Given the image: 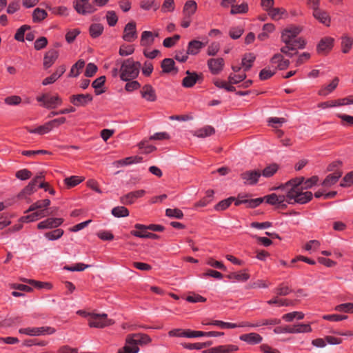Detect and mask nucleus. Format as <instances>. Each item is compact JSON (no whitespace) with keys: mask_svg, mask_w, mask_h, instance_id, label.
I'll return each instance as SVG.
<instances>
[{"mask_svg":"<svg viewBox=\"0 0 353 353\" xmlns=\"http://www.w3.org/2000/svg\"><path fill=\"white\" fill-rule=\"evenodd\" d=\"M300 179H291L277 188L279 193H272L263 197L264 201L278 208L285 209L288 205L295 203L305 204L310 201L312 195L310 193H301L299 188Z\"/></svg>","mask_w":353,"mask_h":353,"instance_id":"obj_1","label":"nucleus"},{"mask_svg":"<svg viewBox=\"0 0 353 353\" xmlns=\"http://www.w3.org/2000/svg\"><path fill=\"white\" fill-rule=\"evenodd\" d=\"M116 64L119 65V68L112 69L110 73L112 77H119L123 81H130L139 76L141 68V63L139 61H135L132 58L124 60L117 59Z\"/></svg>","mask_w":353,"mask_h":353,"instance_id":"obj_2","label":"nucleus"},{"mask_svg":"<svg viewBox=\"0 0 353 353\" xmlns=\"http://www.w3.org/2000/svg\"><path fill=\"white\" fill-rule=\"evenodd\" d=\"M151 341V338L145 334H130L126 337L125 345L117 353H138L139 345H146Z\"/></svg>","mask_w":353,"mask_h":353,"instance_id":"obj_3","label":"nucleus"},{"mask_svg":"<svg viewBox=\"0 0 353 353\" xmlns=\"http://www.w3.org/2000/svg\"><path fill=\"white\" fill-rule=\"evenodd\" d=\"M114 321L108 318L105 313L89 314L88 325L91 327L103 328L112 325Z\"/></svg>","mask_w":353,"mask_h":353,"instance_id":"obj_4","label":"nucleus"},{"mask_svg":"<svg viewBox=\"0 0 353 353\" xmlns=\"http://www.w3.org/2000/svg\"><path fill=\"white\" fill-rule=\"evenodd\" d=\"M350 104H353V95H350L347 97L339 99L336 100H332V101L321 102L318 104V107L321 109H326V108L343 106V105H350Z\"/></svg>","mask_w":353,"mask_h":353,"instance_id":"obj_5","label":"nucleus"},{"mask_svg":"<svg viewBox=\"0 0 353 353\" xmlns=\"http://www.w3.org/2000/svg\"><path fill=\"white\" fill-rule=\"evenodd\" d=\"M75 10L81 14H91L96 10L94 6L89 2V0H75L74 1Z\"/></svg>","mask_w":353,"mask_h":353,"instance_id":"obj_6","label":"nucleus"},{"mask_svg":"<svg viewBox=\"0 0 353 353\" xmlns=\"http://www.w3.org/2000/svg\"><path fill=\"white\" fill-rule=\"evenodd\" d=\"M301 28L299 26H289L285 28L281 32V40L283 43H291L294 39L301 33Z\"/></svg>","mask_w":353,"mask_h":353,"instance_id":"obj_7","label":"nucleus"},{"mask_svg":"<svg viewBox=\"0 0 353 353\" xmlns=\"http://www.w3.org/2000/svg\"><path fill=\"white\" fill-rule=\"evenodd\" d=\"M261 172L258 170H247L240 175L245 185H254L259 181Z\"/></svg>","mask_w":353,"mask_h":353,"instance_id":"obj_8","label":"nucleus"},{"mask_svg":"<svg viewBox=\"0 0 353 353\" xmlns=\"http://www.w3.org/2000/svg\"><path fill=\"white\" fill-rule=\"evenodd\" d=\"M93 97L90 94H73L70 97V101L74 106L85 107L92 101Z\"/></svg>","mask_w":353,"mask_h":353,"instance_id":"obj_9","label":"nucleus"},{"mask_svg":"<svg viewBox=\"0 0 353 353\" xmlns=\"http://www.w3.org/2000/svg\"><path fill=\"white\" fill-rule=\"evenodd\" d=\"M137 38V26L134 21L128 23L124 27L122 39L127 42H132Z\"/></svg>","mask_w":353,"mask_h":353,"instance_id":"obj_10","label":"nucleus"},{"mask_svg":"<svg viewBox=\"0 0 353 353\" xmlns=\"http://www.w3.org/2000/svg\"><path fill=\"white\" fill-rule=\"evenodd\" d=\"M145 194L143 190H139L130 192L120 197V202L125 205H131L134 203L137 199L143 197Z\"/></svg>","mask_w":353,"mask_h":353,"instance_id":"obj_11","label":"nucleus"},{"mask_svg":"<svg viewBox=\"0 0 353 353\" xmlns=\"http://www.w3.org/2000/svg\"><path fill=\"white\" fill-rule=\"evenodd\" d=\"M294 179H300L299 188L301 190V193L307 192L310 193L313 196V194L311 192L307 191V190L311 188L317 183L319 181L318 176H313L311 178L307 179V180H305L304 178L302 176L296 177Z\"/></svg>","mask_w":353,"mask_h":353,"instance_id":"obj_12","label":"nucleus"},{"mask_svg":"<svg viewBox=\"0 0 353 353\" xmlns=\"http://www.w3.org/2000/svg\"><path fill=\"white\" fill-rule=\"evenodd\" d=\"M63 222L62 218H48L37 224L39 230L54 229L60 226Z\"/></svg>","mask_w":353,"mask_h":353,"instance_id":"obj_13","label":"nucleus"},{"mask_svg":"<svg viewBox=\"0 0 353 353\" xmlns=\"http://www.w3.org/2000/svg\"><path fill=\"white\" fill-rule=\"evenodd\" d=\"M225 61L223 58H212L208 61V66L212 74H219L223 69Z\"/></svg>","mask_w":353,"mask_h":353,"instance_id":"obj_14","label":"nucleus"},{"mask_svg":"<svg viewBox=\"0 0 353 353\" xmlns=\"http://www.w3.org/2000/svg\"><path fill=\"white\" fill-rule=\"evenodd\" d=\"M312 16L323 25L327 27L330 26L331 17L327 11L319 8L312 12Z\"/></svg>","mask_w":353,"mask_h":353,"instance_id":"obj_15","label":"nucleus"},{"mask_svg":"<svg viewBox=\"0 0 353 353\" xmlns=\"http://www.w3.org/2000/svg\"><path fill=\"white\" fill-rule=\"evenodd\" d=\"M141 97L149 102H154L157 100V94L154 88L150 84L144 85L140 91Z\"/></svg>","mask_w":353,"mask_h":353,"instance_id":"obj_16","label":"nucleus"},{"mask_svg":"<svg viewBox=\"0 0 353 353\" xmlns=\"http://www.w3.org/2000/svg\"><path fill=\"white\" fill-rule=\"evenodd\" d=\"M239 339L249 345H256L263 341V337L258 333L250 332L241 334Z\"/></svg>","mask_w":353,"mask_h":353,"instance_id":"obj_17","label":"nucleus"},{"mask_svg":"<svg viewBox=\"0 0 353 353\" xmlns=\"http://www.w3.org/2000/svg\"><path fill=\"white\" fill-rule=\"evenodd\" d=\"M59 57V52L57 50L51 49L46 52L43 57V67L45 69L50 68Z\"/></svg>","mask_w":353,"mask_h":353,"instance_id":"obj_18","label":"nucleus"},{"mask_svg":"<svg viewBox=\"0 0 353 353\" xmlns=\"http://www.w3.org/2000/svg\"><path fill=\"white\" fill-rule=\"evenodd\" d=\"M334 39L330 37H326L321 39L317 45V51L323 54L330 51L334 45Z\"/></svg>","mask_w":353,"mask_h":353,"instance_id":"obj_19","label":"nucleus"},{"mask_svg":"<svg viewBox=\"0 0 353 353\" xmlns=\"http://www.w3.org/2000/svg\"><path fill=\"white\" fill-rule=\"evenodd\" d=\"M339 83V79L334 77L332 81L327 85H323L318 91V94L322 97H326L334 92L337 88Z\"/></svg>","mask_w":353,"mask_h":353,"instance_id":"obj_20","label":"nucleus"},{"mask_svg":"<svg viewBox=\"0 0 353 353\" xmlns=\"http://www.w3.org/2000/svg\"><path fill=\"white\" fill-rule=\"evenodd\" d=\"M270 61L272 65H276V68L281 70L288 68L290 65V61L285 59L283 56L279 53L275 54Z\"/></svg>","mask_w":353,"mask_h":353,"instance_id":"obj_21","label":"nucleus"},{"mask_svg":"<svg viewBox=\"0 0 353 353\" xmlns=\"http://www.w3.org/2000/svg\"><path fill=\"white\" fill-rule=\"evenodd\" d=\"M143 158L139 156H133V157H126L125 159L116 161L113 163V165L117 167H123L126 165H130L132 164H136L142 162Z\"/></svg>","mask_w":353,"mask_h":353,"instance_id":"obj_22","label":"nucleus"},{"mask_svg":"<svg viewBox=\"0 0 353 353\" xmlns=\"http://www.w3.org/2000/svg\"><path fill=\"white\" fill-rule=\"evenodd\" d=\"M203 325H214L219 327L222 329H234L236 328V325L233 323L224 322L219 320H212L208 321L204 319L201 321Z\"/></svg>","mask_w":353,"mask_h":353,"instance_id":"obj_23","label":"nucleus"},{"mask_svg":"<svg viewBox=\"0 0 353 353\" xmlns=\"http://www.w3.org/2000/svg\"><path fill=\"white\" fill-rule=\"evenodd\" d=\"M205 46V44L198 40H192L188 43L187 51L189 54L196 55Z\"/></svg>","mask_w":353,"mask_h":353,"instance_id":"obj_24","label":"nucleus"},{"mask_svg":"<svg viewBox=\"0 0 353 353\" xmlns=\"http://www.w3.org/2000/svg\"><path fill=\"white\" fill-rule=\"evenodd\" d=\"M250 274L246 270L241 272H232L228 275V278L233 282H245L250 279Z\"/></svg>","mask_w":353,"mask_h":353,"instance_id":"obj_25","label":"nucleus"},{"mask_svg":"<svg viewBox=\"0 0 353 353\" xmlns=\"http://www.w3.org/2000/svg\"><path fill=\"white\" fill-rule=\"evenodd\" d=\"M187 76L182 81V85L185 88H192L199 79V75L196 72H186Z\"/></svg>","mask_w":353,"mask_h":353,"instance_id":"obj_26","label":"nucleus"},{"mask_svg":"<svg viewBox=\"0 0 353 353\" xmlns=\"http://www.w3.org/2000/svg\"><path fill=\"white\" fill-rule=\"evenodd\" d=\"M61 103L62 99L58 95L52 97L48 95L47 101L41 105L47 109H52L61 105Z\"/></svg>","mask_w":353,"mask_h":353,"instance_id":"obj_27","label":"nucleus"},{"mask_svg":"<svg viewBox=\"0 0 353 353\" xmlns=\"http://www.w3.org/2000/svg\"><path fill=\"white\" fill-rule=\"evenodd\" d=\"M154 42V36L151 31H143L141 36L140 44L142 46H150Z\"/></svg>","mask_w":353,"mask_h":353,"instance_id":"obj_28","label":"nucleus"},{"mask_svg":"<svg viewBox=\"0 0 353 353\" xmlns=\"http://www.w3.org/2000/svg\"><path fill=\"white\" fill-rule=\"evenodd\" d=\"M50 205V200L46 199L41 201H37L34 203H33L29 208L26 211V212H30L32 211H35L37 210H47L48 206Z\"/></svg>","mask_w":353,"mask_h":353,"instance_id":"obj_29","label":"nucleus"},{"mask_svg":"<svg viewBox=\"0 0 353 353\" xmlns=\"http://www.w3.org/2000/svg\"><path fill=\"white\" fill-rule=\"evenodd\" d=\"M214 128L210 125L204 126L200 129L195 130L193 133L194 136L199 138H205L214 134Z\"/></svg>","mask_w":353,"mask_h":353,"instance_id":"obj_30","label":"nucleus"},{"mask_svg":"<svg viewBox=\"0 0 353 353\" xmlns=\"http://www.w3.org/2000/svg\"><path fill=\"white\" fill-rule=\"evenodd\" d=\"M341 51L344 54L348 53L353 46V38L348 35H343L341 38Z\"/></svg>","mask_w":353,"mask_h":353,"instance_id":"obj_31","label":"nucleus"},{"mask_svg":"<svg viewBox=\"0 0 353 353\" xmlns=\"http://www.w3.org/2000/svg\"><path fill=\"white\" fill-rule=\"evenodd\" d=\"M197 9V4L195 1H187L183 9V14L185 16L192 17Z\"/></svg>","mask_w":353,"mask_h":353,"instance_id":"obj_32","label":"nucleus"},{"mask_svg":"<svg viewBox=\"0 0 353 353\" xmlns=\"http://www.w3.org/2000/svg\"><path fill=\"white\" fill-rule=\"evenodd\" d=\"M341 176V172H335L326 176L322 183V185L325 188L331 187L335 184Z\"/></svg>","mask_w":353,"mask_h":353,"instance_id":"obj_33","label":"nucleus"},{"mask_svg":"<svg viewBox=\"0 0 353 353\" xmlns=\"http://www.w3.org/2000/svg\"><path fill=\"white\" fill-rule=\"evenodd\" d=\"M27 130L29 133H31V134H38L40 135H43V134L49 133L52 130L50 127V124L48 121V122L45 123L43 125H40L34 129L27 128Z\"/></svg>","mask_w":353,"mask_h":353,"instance_id":"obj_34","label":"nucleus"},{"mask_svg":"<svg viewBox=\"0 0 353 353\" xmlns=\"http://www.w3.org/2000/svg\"><path fill=\"white\" fill-rule=\"evenodd\" d=\"M256 59V56L253 53H248L244 55L242 59L241 65L243 68V71H248L252 66L254 61Z\"/></svg>","mask_w":353,"mask_h":353,"instance_id":"obj_35","label":"nucleus"},{"mask_svg":"<svg viewBox=\"0 0 353 353\" xmlns=\"http://www.w3.org/2000/svg\"><path fill=\"white\" fill-rule=\"evenodd\" d=\"M174 61L172 59L166 58L164 59L161 63V68L164 72L170 73L172 71H174L175 73L177 72V70L174 68Z\"/></svg>","mask_w":353,"mask_h":353,"instance_id":"obj_36","label":"nucleus"},{"mask_svg":"<svg viewBox=\"0 0 353 353\" xmlns=\"http://www.w3.org/2000/svg\"><path fill=\"white\" fill-rule=\"evenodd\" d=\"M312 332L310 324L297 323L292 326V334L308 333Z\"/></svg>","mask_w":353,"mask_h":353,"instance_id":"obj_37","label":"nucleus"},{"mask_svg":"<svg viewBox=\"0 0 353 353\" xmlns=\"http://www.w3.org/2000/svg\"><path fill=\"white\" fill-rule=\"evenodd\" d=\"M269 16L274 21H279L283 18V15H286V12L283 8H272L268 12Z\"/></svg>","mask_w":353,"mask_h":353,"instance_id":"obj_38","label":"nucleus"},{"mask_svg":"<svg viewBox=\"0 0 353 353\" xmlns=\"http://www.w3.org/2000/svg\"><path fill=\"white\" fill-rule=\"evenodd\" d=\"M85 66V61L79 59L76 63H74L69 72V77H77L80 74L81 70Z\"/></svg>","mask_w":353,"mask_h":353,"instance_id":"obj_39","label":"nucleus"},{"mask_svg":"<svg viewBox=\"0 0 353 353\" xmlns=\"http://www.w3.org/2000/svg\"><path fill=\"white\" fill-rule=\"evenodd\" d=\"M21 281L25 283H27L28 284H30L32 285H34V287H36L39 289L46 288L47 290H50L52 288V284L50 283H48V282H41V281H35V280H32V279H21Z\"/></svg>","mask_w":353,"mask_h":353,"instance_id":"obj_40","label":"nucleus"},{"mask_svg":"<svg viewBox=\"0 0 353 353\" xmlns=\"http://www.w3.org/2000/svg\"><path fill=\"white\" fill-rule=\"evenodd\" d=\"M246 72L243 71L241 73H230L228 76V81L230 84H237L244 81L246 78Z\"/></svg>","mask_w":353,"mask_h":353,"instance_id":"obj_41","label":"nucleus"},{"mask_svg":"<svg viewBox=\"0 0 353 353\" xmlns=\"http://www.w3.org/2000/svg\"><path fill=\"white\" fill-rule=\"evenodd\" d=\"M304 314L301 312H292L282 316V319L286 322H292L294 319L301 320L304 318Z\"/></svg>","mask_w":353,"mask_h":353,"instance_id":"obj_42","label":"nucleus"},{"mask_svg":"<svg viewBox=\"0 0 353 353\" xmlns=\"http://www.w3.org/2000/svg\"><path fill=\"white\" fill-rule=\"evenodd\" d=\"M47 16L46 10L37 8L32 12V21L34 23H39L45 19Z\"/></svg>","mask_w":353,"mask_h":353,"instance_id":"obj_43","label":"nucleus"},{"mask_svg":"<svg viewBox=\"0 0 353 353\" xmlns=\"http://www.w3.org/2000/svg\"><path fill=\"white\" fill-rule=\"evenodd\" d=\"M89 32L92 38H97L103 33V26L101 23H93L90 26Z\"/></svg>","mask_w":353,"mask_h":353,"instance_id":"obj_44","label":"nucleus"},{"mask_svg":"<svg viewBox=\"0 0 353 353\" xmlns=\"http://www.w3.org/2000/svg\"><path fill=\"white\" fill-rule=\"evenodd\" d=\"M64 234V231L60 228L45 233L44 236L49 241H55L60 239Z\"/></svg>","mask_w":353,"mask_h":353,"instance_id":"obj_45","label":"nucleus"},{"mask_svg":"<svg viewBox=\"0 0 353 353\" xmlns=\"http://www.w3.org/2000/svg\"><path fill=\"white\" fill-rule=\"evenodd\" d=\"M279 165L276 163L266 166L261 172V176L268 178L272 176L278 170Z\"/></svg>","mask_w":353,"mask_h":353,"instance_id":"obj_46","label":"nucleus"},{"mask_svg":"<svg viewBox=\"0 0 353 353\" xmlns=\"http://www.w3.org/2000/svg\"><path fill=\"white\" fill-rule=\"evenodd\" d=\"M37 191V179H32L21 191V194L30 196Z\"/></svg>","mask_w":353,"mask_h":353,"instance_id":"obj_47","label":"nucleus"},{"mask_svg":"<svg viewBox=\"0 0 353 353\" xmlns=\"http://www.w3.org/2000/svg\"><path fill=\"white\" fill-rule=\"evenodd\" d=\"M112 214L117 218L126 217L129 215V210L124 206H117L112 208Z\"/></svg>","mask_w":353,"mask_h":353,"instance_id":"obj_48","label":"nucleus"},{"mask_svg":"<svg viewBox=\"0 0 353 353\" xmlns=\"http://www.w3.org/2000/svg\"><path fill=\"white\" fill-rule=\"evenodd\" d=\"M134 228L138 230L148 229L155 232H162L164 230L163 226L156 224H150L149 225H145L140 223H137L134 225Z\"/></svg>","mask_w":353,"mask_h":353,"instance_id":"obj_49","label":"nucleus"},{"mask_svg":"<svg viewBox=\"0 0 353 353\" xmlns=\"http://www.w3.org/2000/svg\"><path fill=\"white\" fill-rule=\"evenodd\" d=\"M52 14L59 15L61 17H67L69 14L68 9L65 6H58V7H48L47 6Z\"/></svg>","mask_w":353,"mask_h":353,"instance_id":"obj_50","label":"nucleus"},{"mask_svg":"<svg viewBox=\"0 0 353 353\" xmlns=\"http://www.w3.org/2000/svg\"><path fill=\"white\" fill-rule=\"evenodd\" d=\"M234 197H230L226 199L222 200L219 202L215 206L214 209L216 211H223L227 209L234 201Z\"/></svg>","mask_w":353,"mask_h":353,"instance_id":"obj_51","label":"nucleus"},{"mask_svg":"<svg viewBox=\"0 0 353 353\" xmlns=\"http://www.w3.org/2000/svg\"><path fill=\"white\" fill-rule=\"evenodd\" d=\"M267 303L269 305L276 304L278 306H289L292 305L293 304V302L288 299H281L276 296L268 301Z\"/></svg>","mask_w":353,"mask_h":353,"instance_id":"obj_52","label":"nucleus"},{"mask_svg":"<svg viewBox=\"0 0 353 353\" xmlns=\"http://www.w3.org/2000/svg\"><path fill=\"white\" fill-rule=\"evenodd\" d=\"M334 310L340 312L353 313V303H346L339 304L334 307Z\"/></svg>","mask_w":353,"mask_h":353,"instance_id":"obj_53","label":"nucleus"},{"mask_svg":"<svg viewBox=\"0 0 353 353\" xmlns=\"http://www.w3.org/2000/svg\"><path fill=\"white\" fill-rule=\"evenodd\" d=\"M83 181V179L78 176H72L64 179L65 184L69 188L74 187Z\"/></svg>","mask_w":353,"mask_h":353,"instance_id":"obj_54","label":"nucleus"},{"mask_svg":"<svg viewBox=\"0 0 353 353\" xmlns=\"http://www.w3.org/2000/svg\"><path fill=\"white\" fill-rule=\"evenodd\" d=\"M248 10V6L246 3H243L240 5H234L232 6L230 13L232 14H243Z\"/></svg>","mask_w":353,"mask_h":353,"instance_id":"obj_55","label":"nucleus"},{"mask_svg":"<svg viewBox=\"0 0 353 353\" xmlns=\"http://www.w3.org/2000/svg\"><path fill=\"white\" fill-rule=\"evenodd\" d=\"M37 336L51 335L56 332V329L50 326L37 327Z\"/></svg>","mask_w":353,"mask_h":353,"instance_id":"obj_56","label":"nucleus"},{"mask_svg":"<svg viewBox=\"0 0 353 353\" xmlns=\"http://www.w3.org/2000/svg\"><path fill=\"white\" fill-rule=\"evenodd\" d=\"M165 214L168 217L181 219L183 217V212L178 208H168L165 210Z\"/></svg>","mask_w":353,"mask_h":353,"instance_id":"obj_57","label":"nucleus"},{"mask_svg":"<svg viewBox=\"0 0 353 353\" xmlns=\"http://www.w3.org/2000/svg\"><path fill=\"white\" fill-rule=\"evenodd\" d=\"M321 245V243L318 240H310L306 243L304 249L310 252L316 251Z\"/></svg>","mask_w":353,"mask_h":353,"instance_id":"obj_58","label":"nucleus"},{"mask_svg":"<svg viewBox=\"0 0 353 353\" xmlns=\"http://www.w3.org/2000/svg\"><path fill=\"white\" fill-rule=\"evenodd\" d=\"M105 18L108 24L111 27L114 26L118 21V17L116 12L113 10L108 11L106 13Z\"/></svg>","mask_w":353,"mask_h":353,"instance_id":"obj_59","label":"nucleus"},{"mask_svg":"<svg viewBox=\"0 0 353 353\" xmlns=\"http://www.w3.org/2000/svg\"><path fill=\"white\" fill-rule=\"evenodd\" d=\"M140 7L145 10H149L150 9L157 10L158 5L155 3V0H142L140 3Z\"/></svg>","mask_w":353,"mask_h":353,"instance_id":"obj_60","label":"nucleus"},{"mask_svg":"<svg viewBox=\"0 0 353 353\" xmlns=\"http://www.w3.org/2000/svg\"><path fill=\"white\" fill-rule=\"evenodd\" d=\"M134 52V48L132 46L122 45L121 46L119 54L121 57H126L131 55Z\"/></svg>","mask_w":353,"mask_h":353,"instance_id":"obj_61","label":"nucleus"},{"mask_svg":"<svg viewBox=\"0 0 353 353\" xmlns=\"http://www.w3.org/2000/svg\"><path fill=\"white\" fill-rule=\"evenodd\" d=\"M244 30L241 26L233 27L229 31L230 37L233 39H237L243 34Z\"/></svg>","mask_w":353,"mask_h":353,"instance_id":"obj_62","label":"nucleus"},{"mask_svg":"<svg viewBox=\"0 0 353 353\" xmlns=\"http://www.w3.org/2000/svg\"><path fill=\"white\" fill-rule=\"evenodd\" d=\"M179 34H175L172 37H167L163 41V45L165 48H171L174 46L176 43L180 39Z\"/></svg>","mask_w":353,"mask_h":353,"instance_id":"obj_63","label":"nucleus"},{"mask_svg":"<svg viewBox=\"0 0 353 353\" xmlns=\"http://www.w3.org/2000/svg\"><path fill=\"white\" fill-rule=\"evenodd\" d=\"M353 184V171L347 173L340 183L341 187H350Z\"/></svg>","mask_w":353,"mask_h":353,"instance_id":"obj_64","label":"nucleus"}]
</instances>
